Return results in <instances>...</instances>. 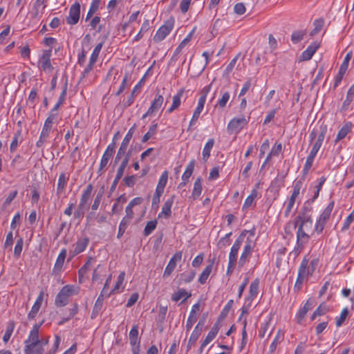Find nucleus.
Listing matches in <instances>:
<instances>
[{"label":"nucleus","instance_id":"22","mask_svg":"<svg viewBox=\"0 0 354 354\" xmlns=\"http://www.w3.org/2000/svg\"><path fill=\"white\" fill-rule=\"evenodd\" d=\"M319 46L317 44H310L301 54L302 60H309L312 58Z\"/></svg>","mask_w":354,"mask_h":354},{"label":"nucleus","instance_id":"29","mask_svg":"<svg viewBox=\"0 0 354 354\" xmlns=\"http://www.w3.org/2000/svg\"><path fill=\"white\" fill-rule=\"evenodd\" d=\"M68 178L66 176L64 173H62L58 178L57 194L59 196L64 191L66 185Z\"/></svg>","mask_w":354,"mask_h":354},{"label":"nucleus","instance_id":"49","mask_svg":"<svg viewBox=\"0 0 354 354\" xmlns=\"http://www.w3.org/2000/svg\"><path fill=\"white\" fill-rule=\"evenodd\" d=\"M156 221H148L144 229V235L149 236L156 229Z\"/></svg>","mask_w":354,"mask_h":354},{"label":"nucleus","instance_id":"13","mask_svg":"<svg viewBox=\"0 0 354 354\" xmlns=\"http://www.w3.org/2000/svg\"><path fill=\"white\" fill-rule=\"evenodd\" d=\"M46 0H36L33 4L32 10L30 12L32 18L36 19L44 12L46 7Z\"/></svg>","mask_w":354,"mask_h":354},{"label":"nucleus","instance_id":"15","mask_svg":"<svg viewBox=\"0 0 354 354\" xmlns=\"http://www.w3.org/2000/svg\"><path fill=\"white\" fill-rule=\"evenodd\" d=\"M39 325H34L32 330L30 332L28 338L24 342L25 346L28 344H41V341L39 339Z\"/></svg>","mask_w":354,"mask_h":354},{"label":"nucleus","instance_id":"47","mask_svg":"<svg viewBox=\"0 0 354 354\" xmlns=\"http://www.w3.org/2000/svg\"><path fill=\"white\" fill-rule=\"evenodd\" d=\"M125 273L124 272H121L120 274L118 277L117 282L113 288V289L107 294V297H109L111 293L117 291L120 289L121 285L122 284L124 279Z\"/></svg>","mask_w":354,"mask_h":354},{"label":"nucleus","instance_id":"20","mask_svg":"<svg viewBox=\"0 0 354 354\" xmlns=\"http://www.w3.org/2000/svg\"><path fill=\"white\" fill-rule=\"evenodd\" d=\"M44 348L41 344L25 346L24 354H43Z\"/></svg>","mask_w":354,"mask_h":354},{"label":"nucleus","instance_id":"21","mask_svg":"<svg viewBox=\"0 0 354 354\" xmlns=\"http://www.w3.org/2000/svg\"><path fill=\"white\" fill-rule=\"evenodd\" d=\"M313 306V301L310 299H308L306 303L304 304L302 308H301L297 314V318L298 323H301L303 320L304 317L306 315L307 312L310 310H311Z\"/></svg>","mask_w":354,"mask_h":354},{"label":"nucleus","instance_id":"7","mask_svg":"<svg viewBox=\"0 0 354 354\" xmlns=\"http://www.w3.org/2000/svg\"><path fill=\"white\" fill-rule=\"evenodd\" d=\"M51 53L52 48L43 50L42 55L39 60L41 68L46 73L52 72L54 68L50 62Z\"/></svg>","mask_w":354,"mask_h":354},{"label":"nucleus","instance_id":"60","mask_svg":"<svg viewBox=\"0 0 354 354\" xmlns=\"http://www.w3.org/2000/svg\"><path fill=\"white\" fill-rule=\"evenodd\" d=\"M203 109L200 107H196L195 111H194L192 118L189 122V127L196 124L197 120L198 119L200 114L201 113Z\"/></svg>","mask_w":354,"mask_h":354},{"label":"nucleus","instance_id":"19","mask_svg":"<svg viewBox=\"0 0 354 354\" xmlns=\"http://www.w3.org/2000/svg\"><path fill=\"white\" fill-rule=\"evenodd\" d=\"M253 246L252 245V241H249L244 246L243 251L240 257L239 263L240 266H243L247 259L250 256Z\"/></svg>","mask_w":354,"mask_h":354},{"label":"nucleus","instance_id":"30","mask_svg":"<svg viewBox=\"0 0 354 354\" xmlns=\"http://www.w3.org/2000/svg\"><path fill=\"white\" fill-rule=\"evenodd\" d=\"M213 263L214 261H212L210 264L206 266V268L204 269V270L201 274L198 281L201 284L205 283L207 278L209 277L210 273L212 272V268H213Z\"/></svg>","mask_w":354,"mask_h":354},{"label":"nucleus","instance_id":"61","mask_svg":"<svg viewBox=\"0 0 354 354\" xmlns=\"http://www.w3.org/2000/svg\"><path fill=\"white\" fill-rule=\"evenodd\" d=\"M282 339V337H281V331L279 330L274 339L273 340V342H272V344H270V352H273L276 350V348L277 346V344L281 342V340Z\"/></svg>","mask_w":354,"mask_h":354},{"label":"nucleus","instance_id":"50","mask_svg":"<svg viewBox=\"0 0 354 354\" xmlns=\"http://www.w3.org/2000/svg\"><path fill=\"white\" fill-rule=\"evenodd\" d=\"M24 246V240L22 238L17 239L14 250V255L15 257H19Z\"/></svg>","mask_w":354,"mask_h":354},{"label":"nucleus","instance_id":"48","mask_svg":"<svg viewBox=\"0 0 354 354\" xmlns=\"http://www.w3.org/2000/svg\"><path fill=\"white\" fill-rule=\"evenodd\" d=\"M103 44L99 43L94 48L91 57H90V62H94L95 63L98 59L100 52L102 48Z\"/></svg>","mask_w":354,"mask_h":354},{"label":"nucleus","instance_id":"44","mask_svg":"<svg viewBox=\"0 0 354 354\" xmlns=\"http://www.w3.org/2000/svg\"><path fill=\"white\" fill-rule=\"evenodd\" d=\"M324 24V21L323 19H318L315 20V21L313 23L314 28L310 32V35L314 36V35H317L322 29Z\"/></svg>","mask_w":354,"mask_h":354},{"label":"nucleus","instance_id":"58","mask_svg":"<svg viewBox=\"0 0 354 354\" xmlns=\"http://www.w3.org/2000/svg\"><path fill=\"white\" fill-rule=\"evenodd\" d=\"M230 97V93L228 92H225L221 98L218 101V105L221 108H224L227 102L229 101Z\"/></svg>","mask_w":354,"mask_h":354},{"label":"nucleus","instance_id":"4","mask_svg":"<svg viewBox=\"0 0 354 354\" xmlns=\"http://www.w3.org/2000/svg\"><path fill=\"white\" fill-rule=\"evenodd\" d=\"M174 17L169 18L167 21H165V23L159 28V29L157 30L154 37L153 40L156 42H159L163 40L167 35L169 34L171 30L174 28Z\"/></svg>","mask_w":354,"mask_h":354},{"label":"nucleus","instance_id":"34","mask_svg":"<svg viewBox=\"0 0 354 354\" xmlns=\"http://www.w3.org/2000/svg\"><path fill=\"white\" fill-rule=\"evenodd\" d=\"M214 140L213 138L209 139L205 144L203 151V159L207 161L210 156L211 150L214 146Z\"/></svg>","mask_w":354,"mask_h":354},{"label":"nucleus","instance_id":"28","mask_svg":"<svg viewBox=\"0 0 354 354\" xmlns=\"http://www.w3.org/2000/svg\"><path fill=\"white\" fill-rule=\"evenodd\" d=\"M164 101L163 96L161 95H156L154 100L151 102L149 108L153 113L157 111L162 106Z\"/></svg>","mask_w":354,"mask_h":354},{"label":"nucleus","instance_id":"63","mask_svg":"<svg viewBox=\"0 0 354 354\" xmlns=\"http://www.w3.org/2000/svg\"><path fill=\"white\" fill-rule=\"evenodd\" d=\"M302 186V182L301 180L297 181L293 186V191L291 196L297 197L299 194L300 189Z\"/></svg>","mask_w":354,"mask_h":354},{"label":"nucleus","instance_id":"36","mask_svg":"<svg viewBox=\"0 0 354 354\" xmlns=\"http://www.w3.org/2000/svg\"><path fill=\"white\" fill-rule=\"evenodd\" d=\"M195 166V160H192L187 166V168L182 176V180L187 181L192 176Z\"/></svg>","mask_w":354,"mask_h":354},{"label":"nucleus","instance_id":"59","mask_svg":"<svg viewBox=\"0 0 354 354\" xmlns=\"http://www.w3.org/2000/svg\"><path fill=\"white\" fill-rule=\"evenodd\" d=\"M234 304V301L230 299L228 301L224 308L222 310L220 317L221 318H225L229 313L230 309L232 308Z\"/></svg>","mask_w":354,"mask_h":354},{"label":"nucleus","instance_id":"39","mask_svg":"<svg viewBox=\"0 0 354 354\" xmlns=\"http://www.w3.org/2000/svg\"><path fill=\"white\" fill-rule=\"evenodd\" d=\"M201 178H198L194 183V189L192 192V196L195 199L198 198L202 192V183Z\"/></svg>","mask_w":354,"mask_h":354},{"label":"nucleus","instance_id":"10","mask_svg":"<svg viewBox=\"0 0 354 354\" xmlns=\"http://www.w3.org/2000/svg\"><path fill=\"white\" fill-rule=\"evenodd\" d=\"M248 123L247 120L244 118H233L230 120L227 125V130L230 132H236L243 129V126Z\"/></svg>","mask_w":354,"mask_h":354},{"label":"nucleus","instance_id":"62","mask_svg":"<svg viewBox=\"0 0 354 354\" xmlns=\"http://www.w3.org/2000/svg\"><path fill=\"white\" fill-rule=\"evenodd\" d=\"M102 196H103V192H99L97 193V194L95 197L93 203V205L91 206V208H92L93 210H97V208L99 207V205L100 204Z\"/></svg>","mask_w":354,"mask_h":354},{"label":"nucleus","instance_id":"24","mask_svg":"<svg viewBox=\"0 0 354 354\" xmlns=\"http://www.w3.org/2000/svg\"><path fill=\"white\" fill-rule=\"evenodd\" d=\"M183 94V90H180L178 93L173 96L172 104L171 107L167 111V113H171L174 110L178 109L181 103V97Z\"/></svg>","mask_w":354,"mask_h":354},{"label":"nucleus","instance_id":"57","mask_svg":"<svg viewBox=\"0 0 354 354\" xmlns=\"http://www.w3.org/2000/svg\"><path fill=\"white\" fill-rule=\"evenodd\" d=\"M192 37V33H189L179 44L175 50V54L178 55L181 50L189 43Z\"/></svg>","mask_w":354,"mask_h":354},{"label":"nucleus","instance_id":"18","mask_svg":"<svg viewBox=\"0 0 354 354\" xmlns=\"http://www.w3.org/2000/svg\"><path fill=\"white\" fill-rule=\"evenodd\" d=\"M66 254L67 250L65 248H63L59 252L53 270V272L54 274H57L61 271L66 257Z\"/></svg>","mask_w":354,"mask_h":354},{"label":"nucleus","instance_id":"8","mask_svg":"<svg viewBox=\"0 0 354 354\" xmlns=\"http://www.w3.org/2000/svg\"><path fill=\"white\" fill-rule=\"evenodd\" d=\"M80 16V4L77 2L73 3L69 10V15L66 17V21L70 25L77 24Z\"/></svg>","mask_w":354,"mask_h":354},{"label":"nucleus","instance_id":"26","mask_svg":"<svg viewBox=\"0 0 354 354\" xmlns=\"http://www.w3.org/2000/svg\"><path fill=\"white\" fill-rule=\"evenodd\" d=\"M129 342L132 346H135L136 344H140L138 339V325H133L131 330L129 332Z\"/></svg>","mask_w":354,"mask_h":354},{"label":"nucleus","instance_id":"6","mask_svg":"<svg viewBox=\"0 0 354 354\" xmlns=\"http://www.w3.org/2000/svg\"><path fill=\"white\" fill-rule=\"evenodd\" d=\"M248 232L249 231L246 230H243L234 243L229 254V259H230L231 263L236 262L238 252L241 248L242 243L243 242L246 233H248Z\"/></svg>","mask_w":354,"mask_h":354},{"label":"nucleus","instance_id":"46","mask_svg":"<svg viewBox=\"0 0 354 354\" xmlns=\"http://www.w3.org/2000/svg\"><path fill=\"white\" fill-rule=\"evenodd\" d=\"M157 127V124H154L150 126L148 132L146 133L142 137V142H146L147 141H148L151 138V137L156 133Z\"/></svg>","mask_w":354,"mask_h":354},{"label":"nucleus","instance_id":"12","mask_svg":"<svg viewBox=\"0 0 354 354\" xmlns=\"http://www.w3.org/2000/svg\"><path fill=\"white\" fill-rule=\"evenodd\" d=\"M93 187L91 184H88L82 194L79 206L80 209H85L90 201L93 192Z\"/></svg>","mask_w":354,"mask_h":354},{"label":"nucleus","instance_id":"41","mask_svg":"<svg viewBox=\"0 0 354 354\" xmlns=\"http://www.w3.org/2000/svg\"><path fill=\"white\" fill-rule=\"evenodd\" d=\"M195 274H196V272L194 271H192L188 274H185V273L180 274L178 284L180 285L183 283H188L191 282L195 277Z\"/></svg>","mask_w":354,"mask_h":354},{"label":"nucleus","instance_id":"27","mask_svg":"<svg viewBox=\"0 0 354 354\" xmlns=\"http://www.w3.org/2000/svg\"><path fill=\"white\" fill-rule=\"evenodd\" d=\"M167 180H168V172L167 171H165L162 174V175L160 176V177L159 178V180H158V185H157V187L156 189V192L162 194L164 192V189L167 185Z\"/></svg>","mask_w":354,"mask_h":354},{"label":"nucleus","instance_id":"56","mask_svg":"<svg viewBox=\"0 0 354 354\" xmlns=\"http://www.w3.org/2000/svg\"><path fill=\"white\" fill-rule=\"evenodd\" d=\"M136 176L135 175H131L126 176L123 181L125 186L129 187H133L136 182Z\"/></svg>","mask_w":354,"mask_h":354},{"label":"nucleus","instance_id":"45","mask_svg":"<svg viewBox=\"0 0 354 354\" xmlns=\"http://www.w3.org/2000/svg\"><path fill=\"white\" fill-rule=\"evenodd\" d=\"M21 130L19 129L15 133L12 141L10 144V150L11 152H14L17 149V148L19 145V139L21 137Z\"/></svg>","mask_w":354,"mask_h":354},{"label":"nucleus","instance_id":"37","mask_svg":"<svg viewBox=\"0 0 354 354\" xmlns=\"http://www.w3.org/2000/svg\"><path fill=\"white\" fill-rule=\"evenodd\" d=\"M309 240H306L301 237L297 238V245L292 251L295 257H297L303 250L304 245L308 242Z\"/></svg>","mask_w":354,"mask_h":354},{"label":"nucleus","instance_id":"42","mask_svg":"<svg viewBox=\"0 0 354 354\" xmlns=\"http://www.w3.org/2000/svg\"><path fill=\"white\" fill-rule=\"evenodd\" d=\"M306 30L294 31L291 35V41L294 44H297L304 39V37L306 35Z\"/></svg>","mask_w":354,"mask_h":354},{"label":"nucleus","instance_id":"64","mask_svg":"<svg viewBox=\"0 0 354 354\" xmlns=\"http://www.w3.org/2000/svg\"><path fill=\"white\" fill-rule=\"evenodd\" d=\"M234 12L237 15H243L245 12V7L243 3H238L234 6Z\"/></svg>","mask_w":354,"mask_h":354},{"label":"nucleus","instance_id":"54","mask_svg":"<svg viewBox=\"0 0 354 354\" xmlns=\"http://www.w3.org/2000/svg\"><path fill=\"white\" fill-rule=\"evenodd\" d=\"M176 267V263L174 262V261L173 259H170L168 265L167 266V267L164 271V274H163L164 277L169 276L172 273V272L174 271V270L175 269Z\"/></svg>","mask_w":354,"mask_h":354},{"label":"nucleus","instance_id":"52","mask_svg":"<svg viewBox=\"0 0 354 354\" xmlns=\"http://www.w3.org/2000/svg\"><path fill=\"white\" fill-rule=\"evenodd\" d=\"M104 293L101 292V294L97 299L95 306L93 307V315L95 313H97L101 310L104 301Z\"/></svg>","mask_w":354,"mask_h":354},{"label":"nucleus","instance_id":"14","mask_svg":"<svg viewBox=\"0 0 354 354\" xmlns=\"http://www.w3.org/2000/svg\"><path fill=\"white\" fill-rule=\"evenodd\" d=\"M175 195H172L169 198H168L164 203L161 212L158 214V217H165V218H168L171 215V207L174 202Z\"/></svg>","mask_w":354,"mask_h":354},{"label":"nucleus","instance_id":"51","mask_svg":"<svg viewBox=\"0 0 354 354\" xmlns=\"http://www.w3.org/2000/svg\"><path fill=\"white\" fill-rule=\"evenodd\" d=\"M327 311H328V308L325 305H324V304L319 305V306L314 311V313L311 317V320H314L316 318V317H317V316H321V315H324Z\"/></svg>","mask_w":354,"mask_h":354},{"label":"nucleus","instance_id":"31","mask_svg":"<svg viewBox=\"0 0 354 354\" xmlns=\"http://www.w3.org/2000/svg\"><path fill=\"white\" fill-rule=\"evenodd\" d=\"M218 332V328L216 326H214L208 333L204 341L202 342V347L206 346L210 342H212L215 338Z\"/></svg>","mask_w":354,"mask_h":354},{"label":"nucleus","instance_id":"40","mask_svg":"<svg viewBox=\"0 0 354 354\" xmlns=\"http://www.w3.org/2000/svg\"><path fill=\"white\" fill-rule=\"evenodd\" d=\"M66 91H67V83L66 82L65 85L64 86L62 92L61 93L59 100L53 108V111H56L59 109L60 106L64 103L66 96Z\"/></svg>","mask_w":354,"mask_h":354},{"label":"nucleus","instance_id":"16","mask_svg":"<svg viewBox=\"0 0 354 354\" xmlns=\"http://www.w3.org/2000/svg\"><path fill=\"white\" fill-rule=\"evenodd\" d=\"M43 295L44 293L41 292L36 301H35V304H33L30 311L28 313V319L29 320L35 319L37 314L38 313L43 301Z\"/></svg>","mask_w":354,"mask_h":354},{"label":"nucleus","instance_id":"1","mask_svg":"<svg viewBox=\"0 0 354 354\" xmlns=\"http://www.w3.org/2000/svg\"><path fill=\"white\" fill-rule=\"evenodd\" d=\"M313 225L311 216L305 212H301L295 218V227H298L297 238L301 237L309 240L310 236L307 232L313 230Z\"/></svg>","mask_w":354,"mask_h":354},{"label":"nucleus","instance_id":"17","mask_svg":"<svg viewBox=\"0 0 354 354\" xmlns=\"http://www.w3.org/2000/svg\"><path fill=\"white\" fill-rule=\"evenodd\" d=\"M89 243V239L88 237H84L82 239H79L77 242L73 245L74 250L73 251V255L75 256L83 251L86 248L88 244Z\"/></svg>","mask_w":354,"mask_h":354},{"label":"nucleus","instance_id":"11","mask_svg":"<svg viewBox=\"0 0 354 354\" xmlns=\"http://www.w3.org/2000/svg\"><path fill=\"white\" fill-rule=\"evenodd\" d=\"M204 322H205V318H203V319H201L198 323L197 324V325L196 326L194 331L192 332L190 337H189V342H188V344H187V349H190V348L192 347V346L195 344V342L197 341L198 338L199 337L201 332H202V330H203V326L204 325Z\"/></svg>","mask_w":354,"mask_h":354},{"label":"nucleus","instance_id":"43","mask_svg":"<svg viewBox=\"0 0 354 354\" xmlns=\"http://www.w3.org/2000/svg\"><path fill=\"white\" fill-rule=\"evenodd\" d=\"M257 196V191L256 189H253L251 192V194L247 197V198L245 201V203L243 206V209H248L250 207L252 203L254 202V199Z\"/></svg>","mask_w":354,"mask_h":354},{"label":"nucleus","instance_id":"33","mask_svg":"<svg viewBox=\"0 0 354 354\" xmlns=\"http://www.w3.org/2000/svg\"><path fill=\"white\" fill-rule=\"evenodd\" d=\"M308 259L306 257L303 259L301 263L299 266L298 274H301V276L306 278V277L311 275L308 268Z\"/></svg>","mask_w":354,"mask_h":354},{"label":"nucleus","instance_id":"2","mask_svg":"<svg viewBox=\"0 0 354 354\" xmlns=\"http://www.w3.org/2000/svg\"><path fill=\"white\" fill-rule=\"evenodd\" d=\"M335 202L331 201L324 209L319 216L315 224V230L317 233L322 232L327 221L329 219L332 210L334 207Z\"/></svg>","mask_w":354,"mask_h":354},{"label":"nucleus","instance_id":"25","mask_svg":"<svg viewBox=\"0 0 354 354\" xmlns=\"http://www.w3.org/2000/svg\"><path fill=\"white\" fill-rule=\"evenodd\" d=\"M191 295H192L191 293L187 292L185 289L181 288V289H179L178 291L175 292L172 295L171 299L174 301H178L180 299H181L182 298H183V302L186 299H187L189 297H190Z\"/></svg>","mask_w":354,"mask_h":354},{"label":"nucleus","instance_id":"23","mask_svg":"<svg viewBox=\"0 0 354 354\" xmlns=\"http://www.w3.org/2000/svg\"><path fill=\"white\" fill-rule=\"evenodd\" d=\"M259 280L254 279L250 286L249 295L247 297V301H251L255 297H257L259 291Z\"/></svg>","mask_w":354,"mask_h":354},{"label":"nucleus","instance_id":"5","mask_svg":"<svg viewBox=\"0 0 354 354\" xmlns=\"http://www.w3.org/2000/svg\"><path fill=\"white\" fill-rule=\"evenodd\" d=\"M136 128V124L133 125L126 134L124 138L123 139L122 144L119 148V150L117 153V155L115 158V164H116L119 160L122 158V156L126 155L127 153H126L127 149L128 147V145L129 144V142L131 139L132 138V136L135 132Z\"/></svg>","mask_w":354,"mask_h":354},{"label":"nucleus","instance_id":"9","mask_svg":"<svg viewBox=\"0 0 354 354\" xmlns=\"http://www.w3.org/2000/svg\"><path fill=\"white\" fill-rule=\"evenodd\" d=\"M115 148V142H112L111 144L109 145V146L107 147L106 151H104V153L102 157L100 164V167L98 169V173H100L106 166L110 158L113 156Z\"/></svg>","mask_w":354,"mask_h":354},{"label":"nucleus","instance_id":"32","mask_svg":"<svg viewBox=\"0 0 354 354\" xmlns=\"http://www.w3.org/2000/svg\"><path fill=\"white\" fill-rule=\"evenodd\" d=\"M351 124L350 122L346 123L339 131V132L337 135V138L335 139V142H337L338 141L344 138L347 136V134L351 131Z\"/></svg>","mask_w":354,"mask_h":354},{"label":"nucleus","instance_id":"55","mask_svg":"<svg viewBox=\"0 0 354 354\" xmlns=\"http://www.w3.org/2000/svg\"><path fill=\"white\" fill-rule=\"evenodd\" d=\"M348 314V310L347 308H344L341 313L340 316L336 320V326L339 327L342 325V324L346 320V318Z\"/></svg>","mask_w":354,"mask_h":354},{"label":"nucleus","instance_id":"53","mask_svg":"<svg viewBox=\"0 0 354 354\" xmlns=\"http://www.w3.org/2000/svg\"><path fill=\"white\" fill-rule=\"evenodd\" d=\"M129 223L130 222L129 221L126 220L125 218H122V220L121 221V222L120 223L118 233L117 235V237L118 239L120 238L124 234V233L127 227V225H129Z\"/></svg>","mask_w":354,"mask_h":354},{"label":"nucleus","instance_id":"38","mask_svg":"<svg viewBox=\"0 0 354 354\" xmlns=\"http://www.w3.org/2000/svg\"><path fill=\"white\" fill-rule=\"evenodd\" d=\"M130 156H131V153L129 152H128L125 155L123 160L122 161L120 165L119 166V167L117 170L116 175H118V176H120L122 177V176L124 174V169L127 167V166L129 163V161L130 160Z\"/></svg>","mask_w":354,"mask_h":354},{"label":"nucleus","instance_id":"35","mask_svg":"<svg viewBox=\"0 0 354 354\" xmlns=\"http://www.w3.org/2000/svg\"><path fill=\"white\" fill-rule=\"evenodd\" d=\"M15 324L14 321H10L8 323L6 332L3 337V340L5 343L8 342L13 333V330L15 329Z\"/></svg>","mask_w":354,"mask_h":354},{"label":"nucleus","instance_id":"3","mask_svg":"<svg viewBox=\"0 0 354 354\" xmlns=\"http://www.w3.org/2000/svg\"><path fill=\"white\" fill-rule=\"evenodd\" d=\"M73 287L66 285L58 292L55 297V304L57 307L65 306L68 303V298L73 294Z\"/></svg>","mask_w":354,"mask_h":354}]
</instances>
